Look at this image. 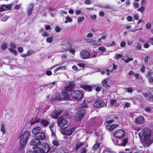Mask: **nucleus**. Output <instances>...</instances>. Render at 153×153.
I'll use <instances>...</instances> for the list:
<instances>
[{
  "mask_svg": "<svg viewBox=\"0 0 153 153\" xmlns=\"http://www.w3.org/2000/svg\"><path fill=\"white\" fill-rule=\"evenodd\" d=\"M55 30L57 32H58L60 31V28L59 26H57L55 27Z\"/></svg>",
  "mask_w": 153,
  "mask_h": 153,
  "instance_id": "nucleus-55",
  "label": "nucleus"
},
{
  "mask_svg": "<svg viewBox=\"0 0 153 153\" xmlns=\"http://www.w3.org/2000/svg\"><path fill=\"white\" fill-rule=\"evenodd\" d=\"M117 126V124H113L112 125H107L106 127L107 129H108V131H110L113 130Z\"/></svg>",
  "mask_w": 153,
  "mask_h": 153,
  "instance_id": "nucleus-25",
  "label": "nucleus"
},
{
  "mask_svg": "<svg viewBox=\"0 0 153 153\" xmlns=\"http://www.w3.org/2000/svg\"><path fill=\"white\" fill-rule=\"evenodd\" d=\"M83 95L82 92L79 90H76L72 93L70 92L66 94L64 97H61L59 95L58 97L56 96V98L59 100L70 99L73 100L79 101L82 98Z\"/></svg>",
  "mask_w": 153,
  "mask_h": 153,
  "instance_id": "nucleus-2",
  "label": "nucleus"
},
{
  "mask_svg": "<svg viewBox=\"0 0 153 153\" xmlns=\"http://www.w3.org/2000/svg\"><path fill=\"white\" fill-rule=\"evenodd\" d=\"M97 56V53L95 52L94 53L93 55H91L90 58H93L96 57Z\"/></svg>",
  "mask_w": 153,
  "mask_h": 153,
  "instance_id": "nucleus-63",
  "label": "nucleus"
},
{
  "mask_svg": "<svg viewBox=\"0 0 153 153\" xmlns=\"http://www.w3.org/2000/svg\"><path fill=\"white\" fill-rule=\"evenodd\" d=\"M100 145V143H96L93 147L92 149L94 150H96L98 149Z\"/></svg>",
  "mask_w": 153,
  "mask_h": 153,
  "instance_id": "nucleus-31",
  "label": "nucleus"
},
{
  "mask_svg": "<svg viewBox=\"0 0 153 153\" xmlns=\"http://www.w3.org/2000/svg\"><path fill=\"white\" fill-rule=\"evenodd\" d=\"M144 122V119L142 116H139L135 120V122L138 124L143 123Z\"/></svg>",
  "mask_w": 153,
  "mask_h": 153,
  "instance_id": "nucleus-17",
  "label": "nucleus"
},
{
  "mask_svg": "<svg viewBox=\"0 0 153 153\" xmlns=\"http://www.w3.org/2000/svg\"><path fill=\"white\" fill-rule=\"evenodd\" d=\"M105 104V102L103 100H98L94 102L93 106L95 108H100L103 107Z\"/></svg>",
  "mask_w": 153,
  "mask_h": 153,
  "instance_id": "nucleus-8",
  "label": "nucleus"
},
{
  "mask_svg": "<svg viewBox=\"0 0 153 153\" xmlns=\"http://www.w3.org/2000/svg\"><path fill=\"white\" fill-rule=\"evenodd\" d=\"M93 36V34L91 33H88L87 35V37L88 38L91 37Z\"/></svg>",
  "mask_w": 153,
  "mask_h": 153,
  "instance_id": "nucleus-60",
  "label": "nucleus"
},
{
  "mask_svg": "<svg viewBox=\"0 0 153 153\" xmlns=\"http://www.w3.org/2000/svg\"><path fill=\"white\" fill-rule=\"evenodd\" d=\"M57 123L59 126L62 127L67 123L68 121L66 119L60 117L58 120Z\"/></svg>",
  "mask_w": 153,
  "mask_h": 153,
  "instance_id": "nucleus-5",
  "label": "nucleus"
},
{
  "mask_svg": "<svg viewBox=\"0 0 153 153\" xmlns=\"http://www.w3.org/2000/svg\"><path fill=\"white\" fill-rule=\"evenodd\" d=\"M12 3L10 4H2L1 5V7H0V10H5L4 9L3 7H4L6 8L8 10H10L13 6V4Z\"/></svg>",
  "mask_w": 153,
  "mask_h": 153,
  "instance_id": "nucleus-20",
  "label": "nucleus"
},
{
  "mask_svg": "<svg viewBox=\"0 0 153 153\" xmlns=\"http://www.w3.org/2000/svg\"><path fill=\"white\" fill-rule=\"evenodd\" d=\"M98 50L99 51L104 52L106 51V48L104 47H101L98 48Z\"/></svg>",
  "mask_w": 153,
  "mask_h": 153,
  "instance_id": "nucleus-40",
  "label": "nucleus"
},
{
  "mask_svg": "<svg viewBox=\"0 0 153 153\" xmlns=\"http://www.w3.org/2000/svg\"><path fill=\"white\" fill-rule=\"evenodd\" d=\"M50 129L52 133V134L53 136L55 135L56 133V128L55 127H53L52 128H50Z\"/></svg>",
  "mask_w": 153,
  "mask_h": 153,
  "instance_id": "nucleus-32",
  "label": "nucleus"
},
{
  "mask_svg": "<svg viewBox=\"0 0 153 153\" xmlns=\"http://www.w3.org/2000/svg\"><path fill=\"white\" fill-rule=\"evenodd\" d=\"M123 56L122 54H118L116 56V58L117 59L121 58Z\"/></svg>",
  "mask_w": 153,
  "mask_h": 153,
  "instance_id": "nucleus-51",
  "label": "nucleus"
},
{
  "mask_svg": "<svg viewBox=\"0 0 153 153\" xmlns=\"http://www.w3.org/2000/svg\"><path fill=\"white\" fill-rule=\"evenodd\" d=\"M33 149L35 153H42L41 149L37 146H35Z\"/></svg>",
  "mask_w": 153,
  "mask_h": 153,
  "instance_id": "nucleus-26",
  "label": "nucleus"
},
{
  "mask_svg": "<svg viewBox=\"0 0 153 153\" xmlns=\"http://www.w3.org/2000/svg\"><path fill=\"white\" fill-rule=\"evenodd\" d=\"M45 136L44 133L43 132H39L36 135H35V138H37L39 140H42L45 137Z\"/></svg>",
  "mask_w": 153,
  "mask_h": 153,
  "instance_id": "nucleus-12",
  "label": "nucleus"
},
{
  "mask_svg": "<svg viewBox=\"0 0 153 153\" xmlns=\"http://www.w3.org/2000/svg\"><path fill=\"white\" fill-rule=\"evenodd\" d=\"M143 95L147 100L149 101H152L153 100V96L150 93L144 94Z\"/></svg>",
  "mask_w": 153,
  "mask_h": 153,
  "instance_id": "nucleus-24",
  "label": "nucleus"
},
{
  "mask_svg": "<svg viewBox=\"0 0 153 153\" xmlns=\"http://www.w3.org/2000/svg\"><path fill=\"white\" fill-rule=\"evenodd\" d=\"M130 105V104L128 102H126L125 103V105L124 106V108H125V107L127 108L129 107Z\"/></svg>",
  "mask_w": 153,
  "mask_h": 153,
  "instance_id": "nucleus-57",
  "label": "nucleus"
},
{
  "mask_svg": "<svg viewBox=\"0 0 153 153\" xmlns=\"http://www.w3.org/2000/svg\"><path fill=\"white\" fill-rule=\"evenodd\" d=\"M117 100H116L111 99L110 101V103L111 105H113L116 102Z\"/></svg>",
  "mask_w": 153,
  "mask_h": 153,
  "instance_id": "nucleus-47",
  "label": "nucleus"
},
{
  "mask_svg": "<svg viewBox=\"0 0 153 153\" xmlns=\"http://www.w3.org/2000/svg\"><path fill=\"white\" fill-rule=\"evenodd\" d=\"M120 45L122 47H125L126 45V42L124 41H122L121 42Z\"/></svg>",
  "mask_w": 153,
  "mask_h": 153,
  "instance_id": "nucleus-45",
  "label": "nucleus"
},
{
  "mask_svg": "<svg viewBox=\"0 0 153 153\" xmlns=\"http://www.w3.org/2000/svg\"><path fill=\"white\" fill-rule=\"evenodd\" d=\"M53 40V38L52 37H48L46 39V41L47 42L51 43Z\"/></svg>",
  "mask_w": 153,
  "mask_h": 153,
  "instance_id": "nucleus-34",
  "label": "nucleus"
},
{
  "mask_svg": "<svg viewBox=\"0 0 153 153\" xmlns=\"http://www.w3.org/2000/svg\"><path fill=\"white\" fill-rule=\"evenodd\" d=\"M40 123L44 127H46L50 123L49 120L46 119H41L40 121Z\"/></svg>",
  "mask_w": 153,
  "mask_h": 153,
  "instance_id": "nucleus-19",
  "label": "nucleus"
},
{
  "mask_svg": "<svg viewBox=\"0 0 153 153\" xmlns=\"http://www.w3.org/2000/svg\"><path fill=\"white\" fill-rule=\"evenodd\" d=\"M87 42L94 45L98 46L100 45L98 42L93 39H88L87 40Z\"/></svg>",
  "mask_w": 153,
  "mask_h": 153,
  "instance_id": "nucleus-15",
  "label": "nucleus"
},
{
  "mask_svg": "<svg viewBox=\"0 0 153 153\" xmlns=\"http://www.w3.org/2000/svg\"><path fill=\"white\" fill-rule=\"evenodd\" d=\"M152 131L147 128H142L141 132L138 134L142 145L144 146L149 147L153 142L152 137Z\"/></svg>",
  "mask_w": 153,
  "mask_h": 153,
  "instance_id": "nucleus-1",
  "label": "nucleus"
},
{
  "mask_svg": "<svg viewBox=\"0 0 153 153\" xmlns=\"http://www.w3.org/2000/svg\"><path fill=\"white\" fill-rule=\"evenodd\" d=\"M30 137V132L27 130L25 131L21 135L19 140L20 144L22 147H24Z\"/></svg>",
  "mask_w": 153,
  "mask_h": 153,
  "instance_id": "nucleus-3",
  "label": "nucleus"
},
{
  "mask_svg": "<svg viewBox=\"0 0 153 153\" xmlns=\"http://www.w3.org/2000/svg\"><path fill=\"white\" fill-rule=\"evenodd\" d=\"M132 17L130 16H128L127 17V20L128 21L130 22V21H131L132 20Z\"/></svg>",
  "mask_w": 153,
  "mask_h": 153,
  "instance_id": "nucleus-61",
  "label": "nucleus"
},
{
  "mask_svg": "<svg viewBox=\"0 0 153 153\" xmlns=\"http://www.w3.org/2000/svg\"><path fill=\"white\" fill-rule=\"evenodd\" d=\"M74 129V128H71L68 129L63 130L61 132L63 134L69 136L73 133Z\"/></svg>",
  "mask_w": 153,
  "mask_h": 153,
  "instance_id": "nucleus-7",
  "label": "nucleus"
},
{
  "mask_svg": "<svg viewBox=\"0 0 153 153\" xmlns=\"http://www.w3.org/2000/svg\"><path fill=\"white\" fill-rule=\"evenodd\" d=\"M133 60V58H128L127 59H125V61L127 63H128L130 61H132Z\"/></svg>",
  "mask_w": 153,
  "mask_h": 153,
  "instance_id": "nucleus-44",
  "label": "nucleus"
},
{
  "mask_svg": "<svg viewBox=\"0 0 153 153\" xmlns=\"http://www.w3.org/2000/svg\"><path fill=\"white\" fill-rule=\"evenodd\" d=\"M62 113L61 111H55L53 112L51 114V116L52 118L57 119L58 116Z\"/></svg>",
  "mask_w": 153,
  "mask_h": 153,
  "instance_id": "nucleus-16",
  "label": "nucleus"
},
{
  "mask_svg": "<svg viewBox=\"0 0 153 153\" xmlns=\"http://www.w3.org/2000/svg\"><path fill=\"white\" fill-rule=\"evenodd\" d=\"M128 92H131L133 91L132 88H126Z\"/></svg>",
  "mask_w": 153,
  "mask_h": 153,
  "instance_id": "nucleus-53",
  "label": "nucleus"
},
{
  "mask_svg": "<svg viewBox=\"0 0 153 153\" xmlns=\"http://www.w3.org/2000/svg\"><path fill=\"white\" fill-rule=\"evenodd\" d=\"M57 70H60L63 69L64 70H66V67L65 66H62L60 67H59L58 68H57Z\"/></svg>",
  "mask_w": 153,
  "mask_h": 153,
  "instance_id": "nucleus-39",
  "label": "nucleus"
},
{
  "mask_svg": "<svg viewBox=\"0 0 153 153\" xmlns=\"http://www.w3.org/2000/svg\"><path fill=\"white\" fill-rule=\"evenodd\" d=\"M40 120L39 118H33L31 119V120L30 121L29 123L31 125H33L38 123L39 122H40Z\"/></svg>",
  "mask_w": 153,
  "mask_h": 153,
  "instance_id": "nucleus-23",
  "label": "nucleus"
},
{
  "mask_svg": "<svg viewBox=\"0 0 153 153\" xmlns=\"http://www.w3.org/2000/svg\"><path fill=\"white\" fill-rule=\"evenodd\" d=\"M84 114V111L82 109L77 112L76 116V118L77 120H79L83 117Z\"/></svg>",
  "mask_w": 153,
  "mask_h": 153,
  "instance_id": "nucleus-11",
  "label": "nucleus"
},
{
  "mask_svg": "<svg viewBox=\"0 0 153 153\" xmlns=\"http://www.w3.org/2000/svg\"><path fill=\"white\" fill-rule=\"evenodd\" d=\"M57 153H69V151L64 147H60L57 151Z\"/></svg>",
  "mask_w": 153,
  "mask_h": 153,
  "instance_id": "nucleus-18",
  "label": "nucleus"
},
{
  "mask_svg": "<svg viewBox=\"0 0 153 153\" xmlns=\"http://www.w3.org/2000/svg\"><path fill=\"white\" fill-rule=\"evenodd\" d=\"M125 134L126 132L125 131L122 129H120L115 131L113 133V135L116 138L121 139L124 137Z\"/></svg>",
  "mask_w": 153,
  "mask_h": 153,
  "instance_id": "nucleus-4",
  "label": "nucleus"
},
{
  "mask_svg": "<svg viewBox=\"0 0 153 153\" xmlns=\"http://www.w3.org/2000/svg\"><path fill=\"white\" fill-rule=\"evenodd\" d=\"M77 65L81 67H84L85 66V64L83 63H78Z\"/></svg>",
  "mask_w": 153,
  "mask_h": 153,
  "instance_id": "nucleus-49",
  "label": "nucleus"
},
{
  "mask_svg": "<svg viewBox=\"0 0 153 153\" xmlns=\"http://www.w3.org/2000/svg\"><path fill=\"white\" fill-rule=\"evenodd\" d=\"M84 145L83 143L79 142L76 145V149L77 150L81 146Z\"/></svg>",
  "mask_w": 153,
  "mask_h": 153,
  "instance_id": "nucleus-29",
  "label": "nucleus"
},
{
  "mask_svg": "<svg viewBox=\"0 0 153 153\" xmlns=\"http://www.w3.org/2000/svg\"><path fill=\"white\" fill-rule=\"evenodd\" d=\"M84 2L85 4H91V1L90 0H85Z\"/></svg>",
  "mask_w": 153,
  "mask_h": 153,
  "instance_id": "nucleus-62",
  "label": "nucleus"
},
{
  "mask_svg": "<svg viewBox=\"0 0 153 153\" xmlns=\"http://www.w3.org/2000/svg\"><path fill=\"white\" fill-rule=\"evenodd\" d=\"M103 153H114V152L110 150L105 149Z\"/></svg>",
  "mask_w": 153,
  "mask_h": 153,
  "instance_id": "nucleus-43",
  "label": "nucleus"
},
{
  "mask_svg": "<svg viewBox=\"0 0 153 153\" xmlns=\"http://www.w3.org/2000/svg\"><path fill=\"white\" fill-rule=\"evenodd\" d=\"M61 57L62 58V60H65L67 58V56L65 54H62V55Z\"/></svg>",
  "mask_w": 153,
  "mask_h": 153,
  "instance_id": "nucleus-56",
  "label": "nucleus"
},
{
  "mask_svg": "<svg viewBox=\"0 0 153 153\" xmlns=\"http://www.w3.org/2000/svg\"><path fill=\"white\" fill-rule=\"evenodd\" d=\"M136 48L137 49L140 50L141 48V45L140 43H137L136 46Z\"/></svg>",
  "mask_w": 153,
  "mask_h": 153,
  "instance_id": "nucleus-37",
  "label": "nucleus"
},
{
  "mask_svg": "<svg viewBox=\"0 0 153 153\" xmlns=\"http://www.w3.org/2000/svg\"><path fill=\"white\" fill-rule=\"evenodd\" d=\"M41 150L42 153H47L50 150L49 146L46 143H43L41 146Z\"/></svg>",
  "mask_w": 153,
  "mask_h": 153,
  "instance_id": "nucleus-6",
  "label": "nucleus"
},
{
  "mask_svg": "<svg viewBox=\"0 0 153 153\" xmlns=\"http://www.w3.org/2000/svg\"><path fill=\"white\" fill-rule=\"evenodd\" d=\"M152 108L150 107H146L145 108L144 110L145 111L147 112H150L152 110Z\"/></svg>",
  "mask_w": 153,
  "mask_h": 153,
  "instance_id": "nucleus-36",
  "label": "nucleus"
},
{
  "mask_svg": "<svg viewBox=\"0 0 153 153\" xmlns=\"http://www.w3.org/2000/svg\"><path fill=\"white\" fill-rule=\"evenodd\" d=\"M151 25L150 23H147L146 25V27L148 29L150 28L151 27Z\"/></svg>",
  "mask_w": 153,
  "mask_h": 153,
  "instance_id": "nucleus-50",
  "label": "nucleus"
},
{
  "mask_svg": "<svg viewBox=\"0 0 153 153\" xmlns=\"http://www.w3.org/2000/svg\"><path fill=\"white\" fill-rule=\"evenodd\" d=\"M7 47V44L5 43L3 44L1 46V48L3 49H5Z\"/></svg>",
  "mask_w": 153,
  "mask_h": 153,
  "instance_id": "nucleus-46",
  "label": "nucleus"
},
{
  "mask_svg": "<svg viewBox=\"0 0 153 153\" xmlns=\"http://www.w3.org/2000/svg\"><path fill=\"white\" fill-rule=\"evenodd\" d=\"M1 130L4 134H5L6 130L5 128L4 125L3 123L1 125Z\"/></svg>",
  "mask_w": 153,
  "mask_h": 153,
  "instance_id": "nucleus-30",
  "label": "nucleus"
},
{
  "mask_svg": "<svg viewBox=\"0 0 153 153\" xmlns=\"http://www.w3.org/2000/svg\"><path fill=\"white\" fill-rule=\"evenodd\" d=\"M106 37V36L105 35L102 36L98 40V42L99 43V42L102 43V42H101V40L102 39H104Z\"/></svg>",
  "mask_w": 153,
  "mask_h": 153,
  "instance_id": "nucleus-42",
  "label": "nucleus"
},
{
  "mask_svg": "<svg viewBox=\"0 0 153 153\" xmlns=\"http://www.w3.org/2000/svg\"><path fill=\"white\" fill-rule=\"evenodd\" d=\"M46 74L50 76L52 74V73L51 71H47L46 72Z\"/></svg>",
  "mask_w": 153,
  "mask_h": 153,
  "instance_id": "nucleus-64",
  "label": "nucleus"
},
{
  "mask_svg": "<svg viewBox=\"0 0 153 153\" xmlns=\"http://www.w3.org/2000/svg\"><path fill=\"white\" fill-rule=\"evenodd\" d=\"M41 129V128L39 127H35L32 129V133L35 135L39 132H40L39 131H40Z\"/></svg>",
  "mask_w": 153,
  "mask_h": 153,
  "instance_id": "nucleus-21",
  "label": "nucleus"
},
{
  "mask_svg": "<svg viewBox=\"0 0 153 153\" xmlns=\"http://www.w3.org/2000/svg\"><path fill=\"white\" fill-rule=\"evenodd\" d=\"M33 52V51H31V50L27 52V56H28L30 55Z\"/></svg>",
  "mask_w": 153,
  "mask_h": 153,
  "instance_id": "nucleus-58",
  "label": "nucleus"
},
{
  "mask_svg": "<svg viewBox=\"0 0 153 153\" xmlns=\"http://www.w3.org/2000/svg\"><path fill=\"white\" fill-rule=\"evenodd\" d=\"M66 20L65 21V23H66L68 22V21L69 22H71L72 21V19L68 16L66 17Z\"/></svg>",
  "mask_w": 153,
  "mask_h": 153,
  "instance_id": "nucleus-35",
  "label": "nucleus"
},
{
  "mask_svg": "<svg viewBox=\"0 0 153 153\" xmlns=\"http://www.w3.org/2000/svg\"><path fill=\"white\" fill-rule=\"evenodd\" d=\"M82 88L86 91H91L93 89L92 86L85 85H82Z\"/></svg>",
  "mask_w": 153,
  "mask_h": 153,
  "instance_id": "nucleus-22",
  "label": "nucleus"
},
{
  "mask_svg": "<svg viewBox=\"0 0 153 153\" xmlns=\"http://www.w3.org/2000/svg\"><path fill=\"white\" fill-rule=\"evenodd\" d=\"M80 54V57L81 58L84 59H88L90 56L89 53L85 50L82 51Z\"/></svg>",
  "mask_w": 153,
  "mask_h": 153,
  "instance_id": "nucleus-10",
  "label": "nucleus"
},
{
  "mask_svg": "<svg viewBox=\"0 0 153 153\" xmlns=\"http://www.w3.org/2000/svg\"><path fill=\"white\" fill-rule=\"evenodd\" d=\"M134 6L137 8L139 7V5L137 2H136L134 3Z\"/></svg>",
  "mask_w": 153,
  "mask_h": 153,
  "instance_id": "nucleus-54",
  "label": "nucleus"
},
{
  "mask_svg": "<svg viewBox=\"0 0 153 153\" xmlns=\"http://www.w3.org/2000/svg\"><path fill=\"white\" fill-rule=\"evenodd\" d=\"M16 2H13L12 3L13 4V6H12V7H13L16 10H18L21 4H16Z\"/></svg>",
  "mask_w": 153,
  "mask_h": 153,
  "instance_id": "nucleus-28",
  "label": "nucleus"
},
{
  "mask_svg": "<svg viewBox=\"0 0 153 153\" xmlns=\"http://www.w3.org/2000/svg\"><path fill=\"white\" fill-rule=\"evenodd\" d=\"M34 5L33 4H30L28 7V10H33V8Z\"/></svg>",
  "mask_w": 153,
  "mask_h": 153,
  "instance_id": "nucleus-48",
  "label": "nucleus"
},
{
  "mask_svg": "<svg viewBox=\"0 0 153 153\" xmlns=\"http://www.w3.org/2000/svg\"><path fill=\"white\" fill-rule=\"evenodd\" d=\"M84 19V18L83 16L79 17L78 18L77 22L79 23H80L82 21H83Z\"/></svg>",
  "mask_w": 153,
  "mask_h": 153,
  "instance_id": "nucleus-38",
  "label": "nucleus"
},
{
  "mask_svg": "<svg viewBox=\"0 0 153 153\" xmlns=\"http://www.w3.org/2000/svg\"><path fill=\"white\" fill-rule=\"evenodd\" d=\"M53 144L55 146H58L59 145V142L56 140H54L53 142Z\"/></svg>",
  "mask_w": 153,
  "mask_h": 153,
  "instance_id": "nucleus-52",
  "label": "nucleus"
},
{
  "mask_svg": "<svg viewBox=\"0 0 153 153\" xmlns=\"http://www.w3.org/2000/svg\"><path fill=\"white\" fill-rule=\"evenodd\" d=\"M40 143V141L38 139H33L30 142V144L32 146H36L39 145Z\"/></svg>",
  "mask_w": 153,
  "mask_h": 153,
  "instance_id": "nucleus-14",
  "label": "nucleus"
},
{
  "mask_svg": "<svg viewBox=\"0 0 153 153\" xmlns=\"http://www.w3.org/2000/svg\"><path fill=\"white\" fill-rule=\"evenodd\" d=\"M128 140L127 138H125L124 139L122 142V145L124 146H125L126 144L128 143Z\"/></svg>",
  "mask_w": 153,
  "mask_h": 153,
  "instance_id": "nucleus-33",
  "label": "nucleus"
},
{
  "mask_svg": "<svg viewBox=\"0 0 153 153\" xmlns=\"http://www.w3.org/2000/svg\"><path fill=\"white\" fill-rule=\"evenodd\" d=\"M67 13V11L63 10H62L60 11V13L62 15H63V13L66 14Z\"/></svg>",
  "mask_w": 153,
  "mask_h": 153,
  "instance_id": "nucleus-59",
  "label": "nucleus"
},
{
  "mask_svg": "<svg viewBox=\"0 0 153 153\" xmlns=\"http://www.w3.org/2000/svg\"><path fill=\"white\" fill-rule=\"evenodd\" d=\"M71 47V45L65 41L61 43V47L62 49L68 50Z\"/></svg>",
  "mask_w": 153,
  "mask_h": 153,
  "instance_id": "nucleus-9",
  "label": "nucleus"
},
{
  "mask_svg": "<svg viewBox=\"0 0 153 153\" xmlns=\"http://www.w3.org/2000/svg\"><path fill=\"white\" fill-rule=\"evenodd\" d=\"M75 85L74 83L71 82L69 85L64 88V90L65 91H72L74 88Z\"/></svg>",
  "mask_w": 153,
  "mask_h": 153,
  "instance_id": "nucleus-13",
  "label": "nucleus"
},
{
  "mask_svg": "<svg viewBox=\"0 0 153 153\" xmlns=\"http://www.w3.org/2000/svg\"><path fill=\"white\" fill-rule=\"evenodd\" d=\"M8 49L10 52H13L15 54L17 53V52L16 50L13 48H10Z\"/></svg>",
  "mask_w": 153,
  "mask_h": 153,
  "instance_id": "nucleus-41",
  "label": "nucleus"
},
{
  "mask_svg": "<svg viewBox=\"0 0 153 153\" xmlns=\"http://www.w3.org/2000/svg\"><path fill=\"white\" fill-rule=\"evenodd\" d=\"M108 81L107 79L103 80L102 82V84L104 86L106 87L107 88H109L110 86L109 85L107 84Z\"/></svg>",
  "mask_w": 153,
  "mask_h": 153,
  "instance_id": "nucleus-27",
  "label": "nucleus"
}]
</instances>
